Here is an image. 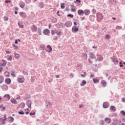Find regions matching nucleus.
<instances>
[{
  "mask_svg": "<svg viewBox=\"0 0 125 125\" xmlns=\"http://www.w3.org/2000/svg\"><path fill=\"white\" fill-rule=\"evenodd\" d=\"M19 14L21 17L23 19H26V18H27V14H26V13L24 12H20Z\"/></svg>",
  "mask_w": 125,
  "mask_h": 125,
  "instance_id": "1",
  "label": "nucleus"
},
{
  "mask_svg": "<svg viewBox=\"0 0 125 125\" xmlns=\"http://www.w3.org/2000/svg\"><path fill=\"white\" fill-rule=\"evenodd\" d=\"M104 17H103V15L101 13L97 14V18L100 21H101V20H103Z\"/></svg>",
  "mask_w": 125,
  "mask_h": 125,
  "instance_id": "2",
  "label": "nucleus"
},
{
  "mask_svg": "<svg viewBox=\"0 0 125 125\" xmlns=\"http://www.w3.org/2000/svg\"><path fill=\"white\" fill-rule=\"evenodd\" d=\"M18 82L20 83H23L25 82V78L24 77H19L18 79Z\"/></svg>",
  "mask_w": 125,
  "mask_h": 125,
  "instance_id": "3",
  "label": "nucleus"
},
{
  "mask_svg": "<svg viewBox=\"0 0 125 125\" xmlns=\"http://www.w3.org/2000/svg\"><path fill=\"white\" fill-rule=\"evenodd\" d=\"M4 99L6 101H9L10 100V95L9 94H5L4 96Z\"/></svg>",
  "mask_w": 125,
  "mask_h": 125,
  "instance_id": "4",
  "label": "nucleus"
},
{
  "mask_svg": "<svg viewBox=\"0 0 125 125\" xmlns=\"http://www.w3.org/2000/svg\"><path fill=\"white\" fill-rule=\"evenodd\" d=\"M98 60V61H102V60H103V57L100 55H98L97 56V59L95 60V61L97 62Z\"/></svg>",
  "mask_w": 125,
  "mask_h": 125,
  "instance_id": "5",
  "label": "nucleus"
},
{
  "mask_svg": "<svg viewBox=\"0 0 125 125\" xmlns=\"http://www.w3.org/2000/svg\"><path fill=\"white\" fill-rule=\"evenodd\" d=\"M37 29H38V27H37L35 25H32L31 27V29L32 31L33 32H37Z\"/></svg>",
  "mask_w": 125,
  "mask_h": 125,
  "instance_id": "6",
  "label": "nucleus"
},
{
  "mask_svg": "<svg viewBox=\"0 0 125 125\" xmlns=\"http://www.w3.org/2000/svg\"><path fill=\"white\" fill-rule=\"evenodd\" d=\"M47 48L49 50H46V52H48V53H50V52H51L52 51V48H51V46L49 45H47Z\"/></svg>",
  "mask_w": 125,
  "mask_h": 125,
  "instance_id": "7",
  "label": "nucleus"
},
{
  "mask_svg": "<svg viewBox=\"0 0 125 125\" xmlns=\"http://www.w3.org/2000/svg\"><path fill=\"white\" fill-rule=\"evenodd\" d=\"M27 106L29 109H32V102L31 101H28L27 102Z\"/></svg>",
  "mask_w": 125,
  "mask_h": 125,
  "instance_id": "8",
  "label": "nucleus"
},
{
  "mask_svg": "<svg viewBox=\"0 0 125 125\" xmlns=\"http://www.w3.org/2000/svg\"><path fill=\"white\" fill-rule=\"evenodd\" d=\"M104 121L106 123V124H111L112 120L110 119V118H105L104 119Z\"/></svg>",
  "mask_w": 125,
  "mask_h": 125,
  "instance_id": "9",
  "label": "nucleus"
},
{
  "mask_svg": "<svg viewBox=\"0 0 125 125\" xmlns=\"http://www.w3.org/2000/svg\"><path fill=\"white\" fill-rule=\"evenodd\" d=\"M77 12L78 15H79L80 16H81V15H83V14H84V11L81 9L78 10Z\"/></svg>",
  "mask_w": 125,
  "mask_h": 125,
  "instance_id": "10",
  "label": "nucleus"
},
{
  "mask_svg": "<svg viewBox=\"0 0 125 125\" xmlns=\"http://www.w3.org/2000/svg\"><path fill=\"white\" fill-rule=\"evenodd\" d=\"M50 33V31H49V30H48V29H45L43 31V34H44V35H47Z\"/></svg>",
  "mask_w": 125,
  "mask_h": 125,
  "instance_id": "11",
  "label": "nucleus"
},
{
  "mask_svg": "<svg viewBox=\"0 0 125 125\" xmlns=\"http://www.w3.org/2000/svg\"><path fill=\"white\" fill-rule=\"evenodd\" d=\"M109 103H108L107 102H104L103 104V107H104V108H108V107H109Z\"/></svg>",
  "mask_w": 125,
  "mask_h": 125,
  "instance_id": "12",
  "label": "nucleus"
},
{
  "mask_svg": "<svg viewBox=\"0 0 125 125\" xmlns=\"http://www.w3.org/2000/svg\"><path fill=\"white\" fill-rule=\"evenodd\" d=\"M101 83L104 87H105L106 86V84H107V82H106L105 80H102Z\"/></svg>",
  "mask_w": 125,
  "mask_h": 125,
  "instance_id": "13",
  "label": "nucleus"
},
{
  "mask_svg": "<svg viewBox=\"0 0 125 125\" xmlns=\"http://www.w3.org/2000/svg\"><path fill=\"white\" fill-rule=\"evenodd\" d=\"M89 57L91 58V59H95L96 58L95 57V55L93 54V53H90L89 54Z\"/></svg>",
  "mask_w": 125,
  "mask_h": 125,
  "instance_id": "14",
  "label": "nucleus"
},
{
  "mask_svg": "<svg viewBox=\"0 0 125 125\" xmlns=\"http://www.w3.org/2000/svg\"><path fill=\"white\" fill-rule=\"evenodd\" d=\"M90 14V11L89 10H84V14H85V15H89V14Z\"/></svg>",
  "mask_w": 125,
  "mask_h": 125,
  "instance_id": "15",
  "label": "nucleus"
},
{
  "mask_svg": "<svg viewBox=\"0 0 125 125\" xmlns=\"http://www.w3.org/2000/svg\"><path fill=\"white\" fill-rule=\"evenodd\" d=\"M5 82L7 84H10L11 83V80H10L9 78H7L5 80Z\"/></svg>",
  "mask_w": 125,
  "mask_h": 125,
  "instance_id": "16",
  "label": "nucleus"
},
{
  "mask_svg": "<svg viewBox=\"0 0 125 125\" xmlns=\"http://www.w3.org/2000/svg\"><path fill=\"white\" fill-rule=\"evenodd\" d=\"M8 120L9 123H13V122L14 121V118H13V117H12L11 116H9L8 118Z\"/></svg>",
  "mask_w": 125,
  "mask_h": 125,
  "instance_id": "17",
  "label": "nucleus"
},
{
  "mask_svg": "<svg viewBox=\"0 0 125 125\" xmlns=\"http://www.w3.org/2000/svg\"><path fill=\"white\" fill-rule=\"evenodd\" d=\"M4 118L3 119L2 118H0V121H2V124H4V122L6 121V115H4Z\"/></svg>",
  "mask_w": 125,
  "mask_h": 125,
  "instance_id": "18",
  "label": "nucleus"
},
{
  "mask_svg": "<svg viewBox=\"0 0 125 125\" xmlns=\"http://www.w3.org/2000/svg\"><path fill=\"white\" fill-rule=\"evenodd\" d=\"M11 102L12 103V104H17V101H16V100H15L14 98L11 99Z\"/></svg>",
  "mask_w": 125,
  "mask_h": 125,
  "instance_id": "19",
  "label": "nucleus"
},
{
  "mask_svg": "<svg viewBox=\"0 0 125 125\" xmlns=\"http://www.w3.org/2000/svg\"><path fill=\"white\" fill-rule=\"evenodd\" d=\"M72 32H74L75 33H77L79 31V28L78 27H72Z\"/></svg>",
  "mask_w": 125,
  "mask_h": 125,
  "instance_id": "20",
  "label": "nucleus"
},
{
  "mask_svg": "<svg viewBox=\"0 0 125 125\" xmlns=\"http://www.w3.org/2000/svg\"><path fill=\"white\" fill-rule=\"evenodd\" d=\"M82 57H83V59H87V54L85 53H83L82 54Z\"/></svg>",
  "mask_w": 125,
  "mask_h": 125,
  "instance_id": "21",
  "label": "nucleus"
},
{
  "mask_svg": "<svg viewBox=\"0 0 125 125\" xmlns=\"http://www.w3.org/2000/svg\"><path fill=\"white\" fill-rule=\"evenodd\" d=\"M110 110H111V111H115L117 109H116V106L112 105L110 107Z\"/></svg>",
  "mask_w": 125,
  "mask_h": 125,
  "instance_id": "22",
  "label": "nucleus"
},
{
  "mask_svg": "<svg viewBox=\"0 0 125 125\" xmlns=\"http://www.w3.org/2000/svg\"><path fill=\"white\" fill-rule=\"evenodd\" d=\"M93 81L94 83H99V80H98L95 78H94L93 79Z\"/></svg>",
  "mask_w": 125,
  "mask_h": 125,
  "instance_id": "23",
  "label": "nucleus"
},
{
  "mask_svg": "<svg viewBox=\"0 0 125 125\" xmlns=\"http://www.w3.org/2000/svg\"><path fill=\"white\" fill-rule=\"evenodd\" d=\"M20 7H21V8H24V7H25V3L22 2L20 4Z\"/></svg>",
  "mask_w": 125,
  "mask_h": 125,
  "instance_id": "24",
  "label": "nucleus"
},
{
  "mask_svg": "<svg viewBox=\"0 0 125 125\" xmlns=\"http://www.w3.org/2000/svg\"><path fill=\"white\" fill-rule=\"evenodd\" d=\"M84 84H86V81H85V80H83L82 81V83L81 84V86H83Z\"/></svg>",
  "mask_w": 125,
  "mask_h": 125,
  "instance_id": "25",
  "label": "nucleus"
},
{
  "mask_svg": "<svg viewBox=\"0 0 125 125\" xmlns=\"http://www.w3.org/2000/svg\"><path fill=\"white\" fill-rule=\"evenodd\" d=\"M11 75L12 77H16V75H15V72L13 71L11 72Z\"/></svg>",
  "mask_w": 125,
  "mask_h": 125,
  "instance_id": "26",
  "label": "nucleus"
},
{
  "mask_svg": "<svg viewBox=\"0 0 125 125\" xmlns=\"http://www.w3.org/2000/svg\"><path fill=\"white\" fill-rule=\"evenodd\" d=\"M21 108H24L25 107V104L24 103H21L20 104Z\"/></svg>",
  "mask_w": 125,
  "mask_h": 125,
  "instance_id": "27",
  "label": "nucleus"
},
{
  "mask_svg": "<svg viewBox=\"0 0 125 125\" xmlns=\"http://www.w3.org/2000/svg\"><path fill=\"white\" fill-rule=\"evenodd\" d=\"M3 78H2V77H0V83H3Z\"/></svg>",
  "mask_w": 125,
  "mask_h": 125,
  "instance_id": "28",
  "label": "nucleus"
},
{
  "mask_svg": "<svg viewBox=\"0 0 125 125\" xmlns=\"http://www.w3.org/2000/svg\"><path fill=\"white\" fill-rule=\"evenodd\" d=\"M2 61L3 62V63H0V65H1V66H5V64H6V62H5V61H4V60H3Z\"/></svg>",
  "mask_w": 125,
  "mask_h": 125,
  "instance_id": "29",
  "label": "nucleus"
},
{
  "mask_svg": "<svg viewBox=\"0 0 125 125\" xmlns=\"http://www.w3.org/2000/svg\"><path fill=\"white\" fill-rule=\"evenodd\" d=\"M18 25L19 26V27L21 28V29H23V28H24V25H23L21 24H20V23H19V22L18 23Z\"/></svg>",
  "mask_w": 125,
  "mask_h": 125,
  "instance_id": "30",
  "label": "nucleus"
},
{
  "mask_svg": "<svg viewBox=\"0 0 125 125\" xmlns=\"http://www.w3.org/2000/svg\"><path fill=\"white\" fill-rule=\"evenodd\" d=\"M9 75H10V73H9V72H5V76H6V77H9Z\"/></svg>",
  "mask_w": 125,
  "mask_h": 125,
  "instance_id": "31",
  "label": "nucleus"
},
{
  "mask_svg": "<svg viewBox=\"0 0 125 125\" xmlns=\"http://www.w3.org/2000/svg\"><path fill=\"white\" fill-rule=\"evenodd\" d=\"M8 17L6 16H4L3 18L4 21H8Z\"/></svg>",
  "mask_w": 125,
  "mask_h": 125,
  "instance_id": "32",
  "label": "nucleus"
},
{
  "mask_svg": "<svg viewBox=\"0 0 125 125\" xmlns=\"http://www.w3.org/2000/svg\"><path fill=\"white\" fill-rule=\"evenodd\" d=\"M65 4L64 3H62L61 5V8H62V9H64V8H65Z\"/></svg>",
  "mask_w": 125,
  "mask_h": 125,
  "instance_id": "33",
  "label": "nucleus"
},
{
  "mask_svg": "<svg viewBox=\"0 0 125 125\" xmlns=\"http://www.w3.org/2000/svg\"><path fill=\"white\" fill-rule=\"evenodd\" d=\"M52 104H51V102H48L47 103V106L48 107V106H51Z\"/></svg>",
  "mask_w": 125,
  "mask_h": 125,
  "instance_id": "34",
  "label": "nucleus"
},
{
  "mask_svg": "<svg viewBox=\"0 0 125 125\" xmlns=\"http://www.w3.org/2000/svg\"><path fill=\"white\" fill-rule=\"evenodd\" d=\"M38 30H39L38 31V33H39V35H42V30H41V29L39 28Z\"/></svg>",
  "mask_w": 125,
  "mask_h": 125,
  "instance_id": "35",
  "label": "nucleus"
},
{
  "mask_svg": "<svg viewBox=\"0 0 125 125\" xmlns=\"http://www.w3.org/2000/svg\"><path fill=\"white\" fill-rule=\"evenodd\" d=\"M18 113L20 115H24L25 114L23 111H19Z\"/></svg>",
  "mask_w": 125,
  "mask_h": 125,
  "instance_id": "36",
  "label": "nucleus"
},
{
  "mask_svg": "<svg viewBox=\"0 0 125 125\" xmlns=\"http://www.w3.org/2000/svg\"><path fill=\"white\" fill-rule=\"evenodd\" d=\"M113 62H118V60L115 58H113L112 59Z\"/></svg>",
  "mask_w": 125,
  "mask_h": 125,
  "instance_id": "37",
  "label": "nucleus"
},
{
  "mask_svg": "<svg viewBox=\"0 0 125 125\" xmlns=\"http://www.w3.org/2000/svg\"><path fill=\"white\" fill-rule=\"evenodd\" d=\"M45 46H44V45H41L40 46V48H41V49L44 50Z\"/></svg>",
  "mask_w": 125,
  "mask_h": 125,
  "instance_id": "38",
  "label": "nucleus"
},
{
  "mask_svg": "<svg viewBox=\"0 0 125 125\" xmlns=\"http://www.w3.org/2000/svg\"><path fill=\"white\" fill-rule=\"evenodd\" d=\"M121 114H122L123 116H125V110H122L121 111Z\"/></svg>",
  "mask_w": 125,
  "mask_h": 125,
  "instance_id": "39",
  "label": "nucleus"
},
{
  "mask_svg": "<svg viewBox=\"0 0 125 125\" xmlns=\"http://www.w3.org/2000/svg\"><path fill=\"white\" fill-rule=\"evenodd\" d=\"M13 47L15 48V49H17L18 48V46H16L15 44H13Z\"/></svg>",
  "mask_w": 125,
  "mask_h": 125,
  "instance_id": "40",
  "label": "nucleus"
},
{
  "mask_svg": "<svg viewBox=\"0 0 125 125\" xmlns=\"http://www.w3.org/2000/svg\"><path fill=\"white\" fill-rule=\"evenodd\" d=\"M67 17H71V18H73L74 17V15H71V14H68V15H67Z\"/></svg>",
  "mask_w": 125,
  "mask_h": 125,
  "instance_id": "41",
  "label": "nucleus"
},
{
  "mask_svg": "<svg viewBox=\"0 0 125 125\" xmlns=\"http://www.w3.org/2000/svg\"><path fill=\"white\" fill-rule=\"evenodd\" d=\"M29 115H30V116H33V115H36V112H34L33 113L30 112V113H29Z\"/></svg>",
  "mask_w": 125,
  "mask_h": 125,
  "instance_id": "42",
  "label": "nucleus"
},
{
  "mask_svg": "<svg viewBox=\"0 0 125 125\" xmlns=\"http://www.w3.org/2000/svg\"><path fill=\"white\" fill-rule=\"evenodd\" d=\"M15 58H19V54H16L15 55Z\"/></svg>",
  "mask_w": 125,
  "mask_h": 125,
  "instance_id": "43",
  "label": "nucleus"
},
{
  "mask_svg": "<svg viewBox=\"0 0 125 125\" xmlns=\"http://www.w3.org/2000/svg\"><path fill=\"white\" fill-rule=\"evenodd\" d=\"M56 34H57V35H58V36H60V35H61V31L57 32Z\"/></svg>",
  "mask_w": 125,
  "mask_h": 125,
  "instance_id": "44",
  "label": "nucleus"
},
{
  "mask_svg": "<svg viewBox=\"0 0 125 125\" xmlns=\"http://www.w3.org/2000/svg\"><path fill=\"white\" fill-rule=\"evenodd\" d=\"M105 39H110V35H106L105 36Z\"/></svg>",
  "mask_w": 125,
  "mask_h": 125,
  "instance_id": "45",
  "label": "nucleus"
},
{
  "mask_svg": "<svg viewBox=\"0 0 125 125\" xmlns=\"http://www.w3.org/2000/svg\"><path fill=\"white\" fill-rule=\"evenodd\" d=\"M5 2L6 3H7L8 2H11V0H6L5 1Z\"/></svg>",
  "mask_w": 125,
  "mask_h": 125,
  "instance_id": "46",
  "label": "nucleus"
},
{
  "mask_svg": "<svg viewBox=\"0 0 125 125\" xmlns=\"http://www.w3.org/2000/svg\"><path fill=\"white\" fill-rule=\"evenodd\" d=\"M79 2V3H81V0H76L75 1H74L75 3H76V2Z\"/></svg>",
  "mask_w": 125,
  "mask_h": 125,
  "instance_id": "47",
  "label": "nucleus"
},
{
  "mask_svg": "<svg viewBox=\"0 0 125 125\" xmlns=\"http://www.w3.org/2000/svg\"><path fill=\"white\" fill-rule=\"evenodd\" d=\"M119 64L120 65V67H124V65H123V63L122 62H120Z\"/></svg>",
  "mask_w": 125,
  "mask_h": 125,
  "instance_id": "48",
  "label": "nucleus"
},
{
  "mask_svg": "<svg viewBox=\"0 0 125 125\" xmlns=\"http://www.w3.org/2000/svg\"><path fill=\"white\" fill-rule=\"evenodd\" d=\"M71 11H72L73 12H75V11H76V9H75V8H72V9H71Z\"/></svg>",
  "mask_w": 125,
  "mask_h": 125,
  "instance_id": "49",
  "label": "nucleus"
},
{
  "mask_svg": "<svg viewBox=\"0 0 125 125\" xmlns=\"http://www.w3.org/2000/svg\"><path fill=\"white\" fill-rule=\"evenodd\" d=\"M3 70V68L2 67H0V73H1Z\"/></svg>",
  "mask_w": 125,
  "mask_h": 125,
  "instance_id": "50",
  "label": "nucleus"
},
{
  "mask_svg": "<svg viewBox=\"0 0 125 125\" xmlns=\"http://www.w3.org/2000/svg\"><path fill=\"white\" fill-rule=\"evenodd\" d=\"M92 12H93V13H96V10L93 9V11H92Z\"/></svg>",
  "mask_w": 125,
  "mask_h": 125,
  "instance_id": "51",
  "label": "nucleus"
},
{
  "mask_svg": "<svg viewBox=\"0 0 125 125\" xmlns=\"http://www.w3.org/2000/svg\"><path fill=\"white\" fill-rule=\"evenodd\" d=\"M105 125V122L104 121H102V125Z\"/></svg>",
  "mask_w": 125,
  "mask_h": 125,
  "instance_id": "52",
  "label": "nucleus"
},
{
  "mask_svg": "<svg viewBox=\"0 0 125 125\" xmlns=\"http://www.w3.org/2000/svg\"><path fill=\"white\" fill-rule=\"evenodd\" d=\"M42 5H43V4L42 3H40V7L41 8H42Z\"/></svg>",
  "mask_w": 125,
  "mask_h": 125,
  "instance_id": "53",
  "label": "nucleus"
},
{
  "mask_svg": "<svg viewBox=\"0 0 125 125\" xmlns=\"http://www.w3.org/2000/svg\"><path fill=\"white\" fill-rule=\"evenodd\" d=\"M51 34L52 35H54V34H55L54 30H51Z\"/></svg>",
  "mask_w": 125,
  "mask_h": 125,
  "instance_id": "54",
  "label": "nucleus"
},
{
  "mask_svg": "<svg viewBox=\"0 0 125 125\" xmlns=\"http://www.w3.org/2000/svg\"><path fill=\"white\" fill-rule=\"evenodd\" d=\"M122 102L125 103V98H122Z\"/></svg>",
  "mask_w": 125,
  "mask_h": 125,
  "instance_id": "55",
  "label": "nucleus"
},
{
  "mask_svg": "<svg viewBox=\"0 0 125 125\" xmlns=\"http://www.w3.org/2000/svg\"><path fill=\"white\" fill-rule=\"evenodd\" d=\"M12 58L11 57V56H9V58L8 59V60H12Z\"/></svg>",
  "mask_w": 125,
  "mask_h": 125,
  "instance_id": "56",
  "label": "nucleus"
},
{
  "mask_svg": "<svg viewBox=\"0 0 125 125\" xmlns=\"http://www.w3.org/2000/svg\"><path fill=\"white\" fill-rule=\"evenodd\" d=\"M58 39V38L57 37H55L53 40H54V41H57V40Z\"/></svg>",
  "mask_w": 125,
  "mask_h": 125,
  "instance_id": "57",
  "label": "nucleus"
},
{
  "mask_svg": "<svg viewBox=\"0 0 125 125\" xmlns=\"http://www.w3.org/2000/svg\"><path fill=\"white\" fill-rule=\"evenodd\" d=\"M90 77H91V78H93V77H94V75L91 74Z\"/></svg>",
  "mask_w": 125,
  "mask_h": 125,
  "instance_id": "58",
  "label": "nucleus"
},
{
  "mask_svg": "<svg viewBox=\"0 0 125 125\" xmlns=\"http://www.w3.org/2000/svg\"><path fill=\"white\" fill-rule=\"evenodd\" d=\"M6 53H7V54H10V52L9 51H6Z\"/></svg>",
  "mask_w": 125,
  "mask_h": 125,
  "instance_id": "59",
  "label": "nucleus"
},
{
  "mask_svg": "<svg viewBox=\"0 0 125 125\" xmlns=\"http://www.w3.org/2000/svg\"><path fill=\"white\" fill-rule=\"evenodd\" d=\"M15 43L17 44V43H18V41H17V40H15Z\"/></svg>",
  "mask_w": 125,
  "mask_h": 125,
  "instance_id": "60",
  "label": "nucleus"
},
{
  "mask_svg": "<svg viewBox=\"0 0 125 125\" xmlns=\"http://www.w3.org/2000/svg\"><path fill=\"white\" fill-rule=\"evenodd\" d=\"M117 29H122V27L121 26H117Z\"/></svg>",
  "mask_w": 125,
  "mask_h": 125,
  "instance_id": "61",
  "label": "nucleus"
},
{
  "mask_svg": "<svg viewBox=\"0 0 125 125\" xmlns=\"http://www.w3.org/2000/svg\"><path fill=\"white\" fill-rule=\"evenodd\" d=\"M80 108H83V104L79 105Z\"/></svg>",
  "mask_w": 125,
  "mask_h": 125,
  "instance_id": "62",
  "label": "nucleus"
},
{
  "mask_svg": "<svg viewBox=\"0 0 125 125\" xmlns=\"http://www.w3.org/2000/svg\"><path fill=\"white\" fill-rule=\"evenodd\" d=\"M84 19H85L84 17H82V21H83L84 20Z\"/></svg>",
  "mask_w": 125,
  "mask_h": 125,
  "instance_id": "63",
  "label": "nucleus"
},
{
  "mask_svg": "<svg viewBox=\"0 0 125 125\" xmlns=\"http://www.w3.org/2000/svg\"><path fill=\"white\" fill-rule=\"evenodd\" d=\"M122 121L125 123V118H123Z\"/></svg>",
  "mask_w": 125,
  "mask_h": 125,
  "instance_id": "64",
  "label": "nucleus"
}]
</instances>
